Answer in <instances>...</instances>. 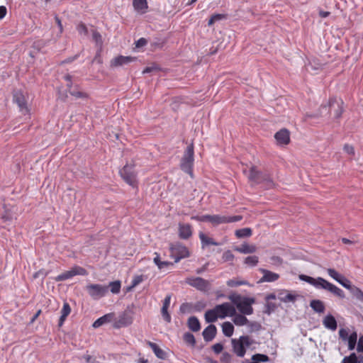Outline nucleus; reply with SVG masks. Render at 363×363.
I'll return each mask as SVG.
<instances>
[{
	"label": "nucleus",
	"instance_id": "nucleus-14",
	"mask_svg": "<svg viewBox=\"0 0 363 363\" xmlns=\"http://www.w3.org/2000/svg\"><path fill=\"white\" fill-rule=\"evenodd\" d=\"M179 237L183 240H187L192 235V226L189 223H179L178 225Z\"/></svg>",
	"mask_w": 363,
	"mask_h": 363
},
{
	"label": "nucleus",
	"instance_id": "nucleus-44",
	"mask_svg": "<svg viewBox=\"0 0 363 363\" xmlns=\"http://www.w3.org/2000/svg\"><path fill=\"white\" fill-rule=\"evenodd\" d=\"M77 30L81 35L86 36L88 35V29L84 23H79L77 26Z\"/></svg>",
	"mask_w": 363,
	"mask_h": 363
},
{
	"label": "nucleus",
	"instance_id": "nucleus-56",
	"mask_svg": "<svg viewBox=\"0 0 363 363\" xmlns=\"http://www.w3.org/2000/svg\"><path fill=\"white\" fill-rule=\"evenodd\" d=\"M357 350L358 352H363V335L359 337L357 346Z\"/></svg>",
	"mask_w": 363,
	"mask_h": 363
},
{
	"label": "nucleus",
	"instance_id": "nucleus-42",
	"mask_svg": "<svg viewBox=\"0 0 363 363\" xmlns=\"http://www.w3.org/2000/svg\"><path fill=\"white\" fill-rule=\"evenodd\" d=\"M234 258L235 256L230 250H226L222 255V260L223 262H233Z\"/></svg>",
	"mask_w": 363,
	"mask_h": 363
},
{
	"label": "nucleus",
	"instance_id": "nucleus-50",
	"mask_svg": "<svg viewBox=\"0 0 363 363\" xmlns=\"http://www.w3.org/2000/svg\"><path fill=\"white\" fill-rule=\"evenodd\" d=\"M339 336L343 341H346L350 335L347 329L341 328L339 330Z\"/></svg>",
	"mask_w": 363,
	"mask_h": 363
},
{
	"label": "nucleus",
	"instance_id": "nucleus-59",
	"mask_svg": "<svg viewBox=\"0 0 363 363\" xmlns=\"http://www.w3.org/2000/svg\"><path fill=\"white\" fill-rule=\"evenodd\" d=\"M6 13H7V9H6V6H0V20L3 19L6 16Z\"/></svg>",
	"mask_w": 363,
	"mask_h": 363
},
{
	"label": "nucleus",
	"instance_id": "nucleus-39",
	"mask_svg": "<svg viewBox=\"0 0 363 363\" xmlns=\"http://www.w3.org/2000/svg\"><path fill=\"white\" fill-rule=\"evenodd\" d=\"M109 286L111 289V291L113 294H118L121 291V281H115L110 282Z\"/></svg>",
	"mask_w": 363,
	"mask_h": 363
},
{
	"label": "nucleus",
	"instance_id": "nucleus-16",
	"mask_svg": "<svg viewBox=\"0 0 363 363\" xmlns=\"http://www.w3.org/2000/svg\"><path fill=\"white\" fill-rule=\"evenodd\" d=\"M67 87L68 89V91L70 95L75 97L76 99H88L89 98V94L82 91H80L78 89V86H76V88H72V82H67Z\"/></svg>",
	"mask_w": 363,
	"mask_h": 363
},
{
	"label": "nucleus",
	"instance_id": "nucleus-3",
	"mask_svg": "<svg viewBox=\"0 0 363 363\" xmlns=\"http://www.w3.org/2000/svg\"><path fill=\"white\" fill-rule=\"evenodd\" d=\"M229 299L236 306L240 313L251 315L253 313L252 305L255 303L254 298L244 297L240 295H230Z\"/></svg>",
	"mask_w": 363,
	"mask_h": 363
},
{
	"label": "nucleus",
	"instance_id": "nucleus-10",
	"mask_svg": "<svg viewBox=\"0 0 363 363\" xmlns=\"http://www.w3.org/2000/svg\"><path fill=\"white\" fill-rule=\"evenodd\" d=\"M133 321V316L128 311H124L116 318L113 323L114 328H121L127 327L132 324Z\"/></svg>",
	"mask_w": 363,
	"mask_h": 363
},
{
	"label": "nucleus",
	"instance_id": "nucleus-64",
	"mask_svg": "<svg viewBox=\"0 0 363 363\" xmlns=\"http://www.w3.org/2000/svg\"><path fill=\"white\" fill-rule=\"evenodd\" d=\"M155 257H154V262L158 267L161 262L160 255L157 252H155Z\"/></svg>",
	"mask_w": 363,
	"mask_h": 363
},
{
	"label": "nucleus",
	"instance_id": "nucleus-62",
	"mask_svg": "<svg viewBox=\"0 0 363 363\" xmlns=\"http://www.w3.org/2000/svg\"><path fill=\"white\" fill-rule=\"evenodd\" d=\"M83 358L85 360L86 363H92L94 361L93 357L91 355L88 354H84L83 356Z\"/></svg>",
	"mask_w": 363,
	"mask_h": 363
},
{
	"label": "nucleus",
	"instance_id": "nucleus-1",
	"mask_svg": "<svg viewBox=\"0 0 363 363\" xmlns=\"http://www.w3.org/2000/svg\"><path fill=\"white\" fill-rule=\"evenodd\" d=\"M299 279L313 286L316 289H325L340 298L345 297V293L341 289L322 277L315 279L305 274H300Z\"/></svg>",
	"mask_w": 363,
	"mask_h": 363
},
{
	"label": "nucleus",
	"instance_id": "nucleus-17",
	"mask_svg": "<svg viewBox=\"0 0 363 363\" xmlns=\"http://www.w3.org/2000/svg\"><path fill=\"white\" fill-rule=\"evenodd\" d=\"M199 237L201 240L202 249H205L206 247L210 245L218 246L220 245L219 242H217L212 238L208 237L203 232H199Z\"/></svg>",
	"mask_w": 363,
	"mask_h": 363
},
{
	"label": "nucleus",
	"instance_id": "nucleus-38",
	"mask_svg": "<svg viewBox=\"0 0 363 363\" xmlns=\"http://www.w3.org/2000/svg\"><path fill=\"white\" fill-rule=\"evenodd\" d=\"M327 272L328 275L332 277L333 279H335L338 283L340 281L341 278L343 275L338 273L335 269L329 268L327 269Z\"/></svg>",
	"mask_w": 363,
	"mask_h": 363
},
{
	"label": "nucleus",
	"instance_id": "nucleus-30",
	"mask_svg": "<svg viewBox=\"0 0 363 363\" xmlns=\"http://www.w3.org/2000/svg\"><path fill=\"white\" fill-rule=\"evenodd\" d=\"M222 330L226 337H231L234 333V326L228 321L224 322L222 324Z\"/></svg>",
	"mask_w": 363,
	"mask_h": 363
},
{
	"label": "nucleus",
	"instance_id": "nucleus-58",
	"mask_svg": "<svg viewBox=\"0 0 363 363\" xmlns=\"http://www.w3.org/2000/svg\"><path fill=\"white\" fill-rule=\"evenodd\" d=\"M172 264H173L172 262H170L161 261V262L160 263V265L158 266V268L160 269H162L168 267L169 266L172 265Z\"/></svg>",
	"mask_w": 363,
	"mask_h": 363
},
{
	"label": "nucleus",
	"instance_id": "nucleus-7",
	"mask_svg": "<svg viewBox=\"0 0 363 363\" xmlns=\"http://www.w3.org/2000/svg\"><path fill=\"white\" fill-rule=\"evenodd\" d=\"M87 274H88V272L84 268L79 267V266H74L70 270L66 271V272L59 274L58 276H57L55 278V280L56 281H62L71 279L76 275L85 276Z\"/></svg>",
	"mask_w": 363,
	"mask_h": 363
},
{
	"label": "nucleus",
	"instance_id": "nucleus-26",
	"mask_svg": "<svg viewBox=\"0 0 363 363\" xmlns=\"http://www.w3.org/2000/svg\"><path fill=\"white\" fill-rule=\"evenodd\" d=\"M323 325L333 331L335 330L337 327V321L332 315H326L323 320Z\"/></svg>",
	"mask_w": 363,
	"mask_h": 363
},
{
	"label": "nucleus",
	"instance_id": "nucleus-25",
	"mask_svg": "<svg viewBox=\"0 0 363 363\" xmlns=\"http://www.w3.org/2000/svg\"><path fill=\"white\" fill-rule=\"evenodd\" d=\"M234 250L242 254H250L255 252L257 250V247L254 245H249L245 242L242 244L240 246L235 247Z\"/></svg>",
	"mask_w": 363,
	"mask_h": 363
},
{
	"label": "nucleus",
	"instance_id": "nucleus-27",
	"mask_svg": "<svg viewBox=\"0 0 363 363\" xmlns=\"http://www.w3.org/2000/svg\"><path fill=\"white\" fill-rule=\"evenodd\" d=\"M147 345L152 350L157 357L162 359H164L166 358V352L161 348H160L156 343H154L150 341H147Z\"/></svg>",
	"mask_w": 363,
	"mask_h": 363
},
{
	"label": "nucleus",
	"instance_id": "nucleus-2",
	"mask_svg": "<svg viewBox=\"0 0 363 363\" xmlns=\"http://www.w3.org/2000/svg\"><path fill=\"white\" fill-rule=\"evenodd\" d=\"M234 315H235V306L228 302H225L216 305L213 309L208 310L205 313V320L207 323H214L218 318L223 319Z\"/></svg>",
	"mask_w": 363,
	"mask_h": 363
},
{
	"label": "nucleus",
	"instance_id": "nucleus-12",
	"mask_svg": "<svg viewBox=\"0 0 363 363\" xmlns=\"http://www.w3.org/2000/svg\"><path fill=\"white\" fill-rule=\"evenodd\" d=\"M186 282L196 289L203 291H207L209 287L208 281L201 277H189L186 278Z\"/></svg>",
	"mask_w": 363,
	"mask_h": 363
},
{
	"label": "nucleus",
	"instance_id": "nucleus-32",
	"mask_svg": "<svg viewBox=\"0 0 363 363\" xmlns=\"http://www.w3.org/2000/svg\"><path fill=\"white\" fill-rule=\"evenodd\" d=\"M235 235L238 238H248L252 235V230L250 228H245L235 230Z\"/></svg>",
	"mask_w": 363,
	"mask_h": 363
},
{
	"label": "nucleus",
	"instance_id": "nucleus-63",
	"mask_svg": "<svg viewBox=\"0 0 363 363\" xmlns=\"http://www.w3.org/2000/svg\"><path fill=\"white\" fill-rule=\"evenodd\" d=\"M211 215L200 216V222H210Z\"/></svg>",
	"mask_w": 363,
	"mask_h": 363
},
{
	"label": "nucleus",
	"instance_id": "nucleus-35",
	"mask_svg": "<svg viewBox=\"0 0 363 363\" xmlns=\"http://www.w3.org/2000/svg\"><path fill=\"white\" fill-rule=\"evenodd\" d=\"M229 287H237L242 285H247L248 282L244 280L229 279L226 282Z\"/></svg>",
	"mask_w": 363,
	"mask_h": 363
},
{
	"label": "nucleus",
	"instance_id": "nucleus-45",
	"mask_svg": "<svg viewBox=\"0 0 363 363\" xmlns=\"http://www.w3.org/2000/svg\"><path fill=\"white\" fill-rule=\"evenodd\" d=\"M252 360L259 363V362H267L269 361V357L263 354H256L252 356Z\"/></svg>",
	"mask_w": 363,
	"mask_h": 363
},
{
	"label": "nucleus",
	"instance_id": "nucleus-23",
	"mask_svg": "<svg viewBox=\"0 0 363 363\" xmlns=\"http://www.w3.org/2000/svg\"><path fill=\"white\" fill-rule=\"evenodd\" d=\"M114 313H107L99 318H98L96 320H95L93 323V327L96 328L102 325L111 322L114 318Z\"/></svg>",
	"mask_w": 363,
	"mask_h": 363
},
{
	"label": "nucleus",
	"instance_id": "nucleus-36",
	"mask_svg": "<svg viewBox=\"0 0 363 363\" xmlns=\"http://www.w3.org/2000/svg\"><path fill=\"white\" fill-rule=\"evenodd\" d=\"M259 262L258 257L253 255V256H248L245 259V264L250 266V267H255L257 264Z\"/></svg>",
	"mask_w": 363,
	"mask_h": 363
},
{
	"label": "nucleus",
	"instance_id": "nucleus-31",
	"mask_svg": "<svg viewBox=\"0 0 363 363\" xmlns=\"http://www.w3.org/2000/svg\"><path fill=\"white\" fill-rule=\"evenodd\" d=\"M234 317L233 319V323L238 326H242L246 325L248 323L247 318L243 314H237L233 315Z\"/></svg>",
	"mask_w": 363,
	"mask_h": 363
},
{
	"label": "nucleus",
	"instance_id": "nucleus-22",
	"mask_svg": "<svg viewBox=\"0 0 363 363\" xmlns=\"http://www.w3.org/2000/svg\"><path fill=\"white\" fill-rule=\"evenodd\" d=\"M134 9L140 13H145L148 9L147 0H133Z\"/></svg>",
	"mask_w": 363,
	"mask_h": 363
},
{
	"label": "nucleus",
	"instance_id": "nucleus-57",
	"mask_svg": "<svg viewBox=\"0 0 363 363\" xmlns=\"http://www.w3.org/2000/svg\"><path fill=\"white\" fill-rule=\"evenodd\" d=\"M147 43V40L144 38H141L138 41H136L135 46H136V48H142V47L146 45Z\"/></svg>",
	"mask_w": 363,
	"mask_h": 363
},
{
	"label": "nucleus",
	"instance_id": "nucleus-21",
	"mask_svg": "<svg viewBox=\"0 0 363 363\" xmlns=\"http://www.w3.org/2000/svg\"><path fill=\"white\" fill-rule=\"evenodd\" d=\"M232 345L233 351L237 354V356L240 357L245 356L246 353L245 347L239 340L232 339Z\"/></svg>",
	"mask_w": 363,
	"mask_h": 363
},
{
	"label": "nucleus",
	"instance_id": "nucleus-6",
	"mask_svg": "<svg viewBox=\"0 0 363 363\" xmlns=\"http://www.w3.org/2000/svg\"><path fill=\"white\" fill-rule=\"evenodd\" d=\"M170 256L174 259V262H179L182 259L189 257L190 252L184 245L177 242L170 245Z\"/></svg>",
	"mask_w": 363,
	"mask_h": 363
},
{
	"label": "nucleus",
	"instance_id": "nucleus-13",
	"mask_svg": "<svg viewBox=\"0 0 363 363\" xmlns=\"http://www.w3.org/2000/svg\"><path fill=\"white\" fill-rule=\"evenodd\" d=\"M274 138L277 145H287L290 143V132L286 128H282L275 133Z\"/></svg>",
	"mask_w": 363,
	"mask_h": 363
},
{
	"label": "nucleus",
	"instance_id": "nucleus-46",
	"mask_svg": "<svg viewBox=\"0 0 363 363\" xmlns=\"http://www.w3.org/2000/svg\"><path fill=\"white\" fill-rule=\"evenodd\" d=\"M92 38L97 45H102V37L101 35L97 30H92Z\"/></svg>",
	"mask_w": 363,
	"mask_h": 363
},
{
	"label": "nucleus",
	"instance_id": "nucleus-51",
	"mask_svg": "<svg viewBox=\"0 0 363 363\" xmlns=\"http://www.w3.org/2000/svg\"><path fill=\"white\" fill-rule=\"evenodd\" d=\"M344 151L350 155H354V147L349 144H345L343 147Z\"/></svg>",
	"mask_w": 363,
	"mask_h": 363
},
{
	"label": "nucleus",
	"instance_id": "nucleus-29",
	"mask_svg": "<svg viewBox=\"0 0 363 363\" xmlns=\"http://www.w3.org/2000/svg\"><path fill=\"white\" fill-rule=\"evenodd\" d=\"M310 306L313 311L317 313H321L325 311V305L320 300H313L310 303Z\"/></svg>",
	"mask_w": 363,
	"mask_h": 363
},
{
	"label": "nucleus",
	"instance_id": "nucleus-54",
	"mask_svg": "<svg viewBox=\"0 0 363 363\" xmlns=\"http://www.w3.org/2000/svg\"><path fill=\"white\" fill-rule=\"evenodd\" d=\"M212 349L215 353L219 354L222 352L223 346L221 343H216L213 345Z\"/></svg>",
	"mask_w": 363,
	"mask_h": 363
},
{
	"label": "nucleus",
	"instance_id": "nucleus-43",
	"mask_svg": "<svg viewBox=\"0 0 363 363\" xmlns=\"http://www.w3.org/2000/svg\"><path fill=\"white\" fill-rule=\"evenodd\" d=\"M238 340L242 342L245 347H248L253 343V340L247 335L240 336Z\"/></svg>",
	"mask_w": 363,
	"mask_h": 363
},
{
	"label": "nucleus",
	"instance_id": "nucleus-60",
	"mask_svg": "<svg viewBox=\"0 0 363 363\" xmlns=\"http://www.w3.org/2000/svg\"><path fill=\"white\" fill-rule=\"evenodd\" d=\"M159 68L157 67V66H151V67H147L145 68V69L143 71V74H145V73H150L154 70H158Z\"/></svg>",
	"mask_w": 363,
	"mask_h": 363
},
{
	"label": "nucleus",
	"instance_id": "nucleus-40",
	"mask_svg": "<svg viewBox=\"0 0 363 363\" xmlns=\"http://www.w3.org/2000/svg\"><path fill=\"white\" fill-rule=\"evenodd\" d=\"M341 363H358V358L355 353H351L349 356L345 357Z\"/></svg>",
	"mask_w": 363,
	"mask_h": 363
},
{
	"label": "nucleus",
	"instance_id": "nucleus-61",
	"mask_svg": "<svg viewBox=\"0 0 363 363\" xmlns=\"http://www.w3.org/2000/svg\"><path fill=\"white\" fill-rule=\"evenodd\" d=\"M55 21H56V23H57V24L58 27H59V30H60V35H61V34L62 33V32H63V26H62V21H61V20L59 18V17H57V16H55Z\"/></svg>",
	"mask_w": 363,
	"mask_h": 363
},
{
	"label": "nucleus",
	"instance_id": "nucleus-48",
	"mask_svg": "<svg viewBox=\"0 0 363 363\" xmlns=\"http://www.w3.org/2000/svg\"><path fill=\"white\" fill-rule=\"evenodd\" d=\"M161 314H162V316L163 319L167 323H170L171 322L172 318H171L170 314L168 312V309L161 308Z\"/></svg>",
	"mask_w": 363,
	"mask_h": 363
},
{
	"label": "nucleus",
	"instance_id": "nucleus-49",
	"mask_svg": "<svg viewBox=\"0 0 363 363\" xmlns=\"http://www.w3.org/2000/svg\"><path fill=\"white\" fill-rule=\"evenodd\" d=\"M232 356L228 352H223L220 357V362L223 363H230Z\"/></svg>",
	"mask_w": 363,
	"mask_h": 363
},
{
	"label": "nucleus",
	"instance_id": "nucleus-18",
	"mask_svg": "<svg viewBox=\"0 0 363 363\" xmlns=\"http://www.w3.org/2000/svg\"><path fill=\"white\" fill-rule=\"evenodd\" d=\"M135 60V57H130V56H123L120 55L115 58H113L111 61V67H118L121 66L125 64L130 63Z\"/></svg>",
	"mask_w": 363,
	"mask_h": 363
},
{
	"label": "nucleus",
	"instance_id": "nucleus-19",
	"mask_svg": "<svg viewBox=\"0 0 363 363\" xmlns=\"http://www.w3.org/2000/svg\"><path fill=\"white\" fill-rule=\"evenodd\" d=\"M216 327L214 325L211 324L203 330L202 335L205 341L209 342L211 341L216 337Z\"/></svg>",
	"mask_w": 363,
	"mask_h": 363
},
{
	"label": "nucleus",
	"instance_id": "nucleus-4",
	"mask_svg": "<svg viewBox=\"0 0 363 363\" xmlns=\"http://www.w3.org/2000/svg\"><path fill=\"white\" fill-rule=\"evenodd\" d=\"M119 174L123 180L132 188L138 190L139 181L138 172L135 169V164H126L119 170Z\"/></svg>",
	"mask_w": 363,
	"mask_h": 363
},
{
	"label": "nucleus",
	"instance_id": "nucleus-24",
	"mask_svg": "<svg viewBox=\"0 0 363 363\" xmlns=\"http://www.w3.org/2000/svg\"><path fill=\"white\" fill-rule=\"evenodd\" d=\"M71 311L72 309L69 304L67 302H65L63 303L62 308L61 309L60 311L61 315L60 317L58 323L59 327H61L64 324L65 320L67 319V316L70 314Z\"/></svg>",
	"mask_w": 363,
	"mask_h": 363
},
{
	"label": "nucleus",
	"instance_id": "nucleus-20",
	"mask_svg": "<svg viewBox=\"0 0 363 363\" xmlns=\"http://www.w3.org/2000/svg\"><path fill=\"white\" fill-rule=\"evenodd\" d=\"M248 178L250 181L257 184L261 183L264 179L262 173L255 166L250 167Z\"/></svg>",
	"mask_w": 363,
	"mask_h": 363
},
{
	"label": "nucleus",
	"instance_id": "nucleus-28",
	"mask_svg": "<svg viewBox=\"0 0 363 363\" xmlns=\"http://www.w3.org/2000/svg\"><path fill=\"white\" fill-rule=\"evenodd\" d=\"M188 327L193 332H198L201 329V324L199 319L195 316H191L188 320Z\"/></svg>",
	"mask_w": 363,
	"mask_h": 363
},
{
	"label": "nucleus",
	"instance_id": "nucleus-8",
	"mask_svg": "<svg viewBox=\"0 0 363 363\" xmlns=\"http://www.w3.org/2000/svg\"><path fill=\"white\" fill-rule=\"evenodd\" d=\"M86 290L88 294L94 299H99L104 297L108 292V286L97 284L87 285Z\"/></svg>",
	"mask_w": 363,
	"mask_h": 363
},
{
	"label": "nucleus",
	"instance_id": "nucleus-53",
	"mask_svg": "<svg viewBox=\"0 0 363 363\" xmlns=\"http://www.w3.org/2000/svg\"><path fill=\"white\" fill-rule=\"evenodd\" d=\"M284 302H294L296 300V296L288 293L284 297L281 298Z\"/></svg>",
	"mask_w": 363,
	"mask_h": 363
},
{
	"label": "nucleus",
	"instance_id": "nucleus-41",
	"mask_svg": "<svg viewBox=\"0 0 363 363\" xmlns=\"http://www.w3.org/2000/svg\"><path fill=\"white\" fill-rule=\"evenodd\" d=\"M343 287L348 289L350 291H352V288H354L355 286L352 285L351 281L346 279L344 276L340 279V281L339 282Z\"/></svg>",
	"mask_w": 363,
	"mask_h": 363
},
{
	"label": "nucleus",
	"instance_id": "nucleus-5",
	"mask_svg": "<svg viewBox=\"0 0 363 363\" xmlns=\"http://www.w3.org/2000/svg\"><path fill=\"white\" fill-rule=\"evenodd\" d=\"M194 155V144L191 143L188 145L185 150L180 164L181 169L189 174L191 177H193Z\"/></svg>",
	"mask_w": 363,
	"mask_h": 363
},
{
	"label": "nucleus",
	"instance_id": "nucleus-37",
	"mask_svg": "<svg viewBox=\"0 0 363 363\" xmlns=\"http://www.w3.org/2000/svg\"><path fill=\"white\" fill-rule=\"evenodd\" d=\"M183 338L186 344L193 347L195 346L196 340L193 334L190 333H184Z\"/></svg>",
	"mask_w": 363,
	"mask_h": 363
},
{
	"label": "nucleus",
	"instance_id": "nucleus-34",
	"mask_svg": "<svg viewBox=\"0 0 363 363\" xmlns=\"http://www.w3.org/2000/svg\"><path fill=\"white\" fill-rule=\"evenodd\" d=\"M347 340L348 342V350H353L357 344V333L353 332L352 333H351Z\"/></svg>",
	"mask_w": 363,
	"mask_h": 363
},
{
	"label": "nucleus",
	"instance_id": "nucleus-11",
	"mask_svg": "<svg viewBox=\"0 0 363 363\" xmlns=\"http://www.w3.org/2000/svg\"><path fill=\"white\" fill-rule=\"evenodd\" d=\"M13 101L16 103L20 111L23 114H28L30 109L27 105V99L21 91H17L13 94Z\"/></svg>",
	"mask_w": 363,
	"mask_h": 363
},
{
	"label": "nucleus",
	"instance_id": "nucleus-15",
	"mask_svg": "<svg viewBox=\"0 0 363 363\" xmlns=\"http://www.w3.org/2000/svg\"><path fill=\"white\" fill-rule=\"evenodd\" d=\"M259 272L263 274L262 277L258 281L259 283L263 282H273L279 279V274L272 272L269 270L260 268Z\"/></svg>",
	"mask_w": 363,
	"mask_h": 363
},
{
	"label": "nucleus",
	"instance_id": "nucleus-47",
	"mask_svg": "<svg viewBox=\"0 0 363 363\" xmlns=\"http://www.w3.org/2000/svg\"><path fill=\"white\" fill-rule=\"evenodd\" d=\"M223 18V15L222 14H214L212 15L208 20V25L211 26L216 21H219Z\"/></svg>",
	"mask_w": 363,
	"mask_h": 363
},
{
	"label": "nucleus",
	"instance_id": "nucleus-33",
	"mask_svg": "<svg viewBox=\"0 0 363 363\" xmlns=\"http://www.w3.org/2000/svg\"><path fill=\"white\" fill-rule=\"evenodd\" d=\"M350 292L354 298L363 303V291L359 288L355 286Z\"/></svg>",
	"mask_w": 363,
	"mask_h": 363
},
{
	"label": "nucleus",
	"instance_id": "nucleus-9",
	"mask_svg": "<svg viewBox=\"0 0 363 363\" xmlns=\"http://www.w3.org/2000/svg\"><path fill=\"white\" fill-rule=\"evenodd\" d=\"M242 219V216H226L220 215H211L210 223L214 225H218L223 223L238 222Z\"/></svg>",
	"mask_w": 363,
	"mask_h": 363
},
{
	"label": "nucleus",
	"instance_id": "nucleus-52",
	"mask_svg": "<svg viewBox=\"0 0 363 363\" xmlns=\"http://www.w3.org/2000/svg\"><path fill=\"white\" fill-rule=\"evenodd\" d=\"M171 298H172L171 294H167L165 296V298H164V299L163 301L162 308H165V309H168L169 308V307L170 306Z\"/></svg>",
	"mask_w": 363,
	"mask_h": 363
},
{
	"label": "nucleus",
	"instance_id": "nucleus-55",
	"mask_svg": "<svg viewBox=\"0 0 363 363\" xmlns=\"http://www.w3.org/2000/svg\"><path fill=\"white\" fill-rule=\"evenodd\" d=\"M143 281L142 276H136L133 278L132 281L131 288H134L137 285H138Z\"/></svg>",
	"mask_w": 363,
	"mask_h": 363
}]
</instances>
